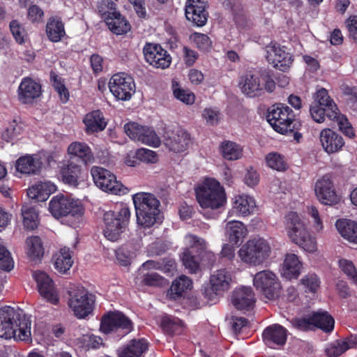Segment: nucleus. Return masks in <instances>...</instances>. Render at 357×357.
<instances>
[{"instance_id":"nucleus-1","label":"nucleus","mask_w":357,"mask_h":357,"mask_svg":"<svg viewBox=\"0 0 357 357\" xmlns=\"http://www.w3.org/2000/svg\"><path fill=\"white\" fill-rule=\"evenodd\" d=\"M31 325L29 318L13 307L6 305L0 308V337L11 339L17 335L21 340H28Z\"/></svg>"},{"instance_id":"nucleus-2","label":"nucleus","mask_w":357,"mask_h":357,"mask_svg":"<svg viewBox=\"0 0 357 357\" xmlns=\"http://www.w3.org/2000/svg\"><path fill=\"white\" fill-rule=\"evenodd\" d=\"M137 222L144 228H150L160 220V202L149 192H137L132 196Z\"/></svg>"},{"instance_id":"nucleus-3","label":"nucleus","mask_w":357,"mask_h":357,"mask_svg":"<svg viewBox=\"0 0 357 357\" xmlns=\"http://www.w3.org/2000/svg\"><path fill=\"white\" fill-rule=\"evenodd\" d=\"M195 190L196 199L203 209H218L227 202L224 188L215 178H206Z\"/></svg>"},{"instance_id":"nucleus-4","label":"nucleus","mask_w":357,"mask_h":357,"mask_svg":"<svg viewBox=\"0 0 357 357\" xmlns=\"http://www.w3.org/2000/svg\"><path fill=\"white\" fill-rule=\"evenodd\" d=\"M266 119L275 131L282 135L300 130L302 125L293 110L283 103H275L267 110Z\"/></svg>"},{"instance_id":"nucleus-5","label":"nucleus","mask_w":357,"mask_h":357,"mask_svg":"<svg viewBox=\"0 0 357 357\" xmlns=\"http://www.w3.org/2000/svg\"><path fill=\"white\" fill-rule=\"evenodd\" d=\"M130 211L128 206L121 204L113 211L104 213L103 234L110 241H117L128 225Z\"/></svg>"},{"instance_id":"nucleus-6","label":"nucleus","mask_w":357,"mask_h":357,"mask_svg":"<svg viewBox=\"0 0 357 357\" xmlns=\"http://www.w3.org/2000/svg\"><path fill=\"white\" fill-rule=\"evenodd\" d=\"M286 229L291 241L308 252H314L317 249L315 238L307 231L305 225L296 212L290 211L285 217Z\"/></svg>"},{"instance_id":"nucleus-7","label":"nucleus","mask_w":357,"mask_h":357,"mask_svg":"<svg viewBox=\"0 0 357 357\" xmlns=\"http://www.w3.org/2000/svg\"><path fill=\"white\" fill-rule=\"evenodd\" d=\"M271 248L266 240L260 237L250 239L238 250L241 261L247 264L257 266L269 257Z\"/></svg>"},{"instance_id":"nucleus-8","label":"nucleus","mask_w":357,"mask_h":357,"mask_svg":"<svg viewBox=\"0 0 357 357\" xmlns=\"http://www.w3.org/2000/svg\"><path fill=\"white\" fill-rule=\"evenodd\" d=\"M48 209L56 219L66 217L79 218L84 214V208L77 199L63 194L54 196L49 202Z\"/></svg>"},{"instance_id":"nucleus-9","label":"nucleus","mask_w":357,"mask_h":357,"mask_svg":"<svg viewBox=\"0 0 357 357\" xmlns=\"http://www.w3.org/2000/svg\"><path fill=\"white\" fill-rule=\"evenodd\" d=\"M68 306L78 319H85L92 314L96 303V296L83 287L71 289L68 291Z\"/></svg>"},{"instance_id":"nucleus-10","label":"nucleus","mask_w":357,"mask_h":357,"mask_svg":"<svg viewBox=\"0 0 357 357\" xmlns=\"http://www.w3.org/2000/svg\"><path fill=\"white\" fill-rule=\"evenodd\" d=\"M100 330L106 335L119 331V336L124 337L133 330V324L123 312L109 311L100 319Z\"/></svg>"},{"instance_id":"nucleus-11","label":"nucleus","mask_w":357,"mask_h":357,"mask_svg":"<svg viewBox=\"0 0 357 357\" xmlns=\"http://www.w3.org/2000/svg\"><path fill=\"white\" fill-rule=\"evenodd\" d=\"M108 86L112 95L119 100H130L135 93V83L133 78L125 73H119L112 75Z\"/></svg>"},{"instance_id":"nucleus-12","label":"nucleus","mask_w":357,"mask_h":357,"mask_svg":"<svg viewBox=\"0 0 357 357\" xmlns=\"http://www.w3.org/2000/svg\"><path fill=\"white\" fill-rule=\"evenodd\" d=\"M253 284L266 298L275 300L280 295L281 284L275 274L270 271H262L255 274Z\"/></svg>"},{"instance_id":"nucleus-13","label":"nucleus","mask_w":357,"mask_h":357,"mask_svg":"<svg viewBox=\"0 0 357 357\" xmlns=\"http://www.w3.org/2000/svg\"><path fill=\"white\" fill-rule=\"evenodd\" d=\"M310 112L313 120L317 123H321L327 117L331 121H337L339 129L349 138H354L355 136L354 128L348 119L341 115L340 112L335 110H329L321 107L320 106L311 105Z\"/></svg>"},{"instance_id":"nucleus-14","label":"nucleus","mask_w":357,"mask_h":357,"mask_svg":"<svg viewBox=\"0 0 357 357\" xmlns=\"http://www.w3.org/2000/svg\"><path fill=\"white\" fill-rule=\"evenodd\" d=\"M286 49L285 46H281L275 41L266 46L267 61L282 72L287 71L294 61L293 56Z\"/></svg>"},{"instance_id":"nucleus-15","label":"nucleus","mask_w":357,"mask_h":357,"mask_svg":"<svg viewBox=\"0 0 357 357\" xmlns=\"http://www.w3.org/2000/svg\"><path fill=\"white\" fill-rule=\"evenodd\" d=\"M59 175L61 181L70 187L77 188L88 178V172L73 161L69 160L59 167Z\"/></svg>"},{"instance_id":"nucleus-16","label":"nucleus","mask_w":357,"mask_h":357,"mask_svg":"<svg viewBox=\"0 0 357 357\" xmlns=\"http://www.w3.org/2000/svg\"><path fill=\"white\" fill-rule=\"evenodd\" d=\"M91 174L96 185L102 190L114 195L121 192L123 185L116 180V176L109 170L93 166L91 169Z\"/></svg>"},{"instance_id":"nucleus-17","label":"nucleus","mask_w":357,"mask_h":357,"mask_svg":"<svg viewBox=\"0 0 357 357\" xmlns=\"http://www.w3.org/2000/svg\"><path fill=\"white\" fill-rule=\"evenodd\" d=\"M145 61L156 68L166 69L172 63V56L158 43H146L143 47Z\"/></svg>"},{"instance_id":"nucleus-18","label":"nucleus","mask_w":357,"mask_h":357,"mask_svg":"<svg viewBox=\"0 0 357 357\" xmlns=\"http://www.w3.org/2000/svg\"><path fill=\"white\" fill-rule=\"evenodd\" d=\"M206 0H187L185 6L186 19L194 26H204L208 20V13Z\"/></svg>"},{"instance_id":"nucleus-19","label":"nucleus","mask_w":357,"mask_h":357,"mask_svg":"<svg viewBox=\"0 0 357 357\" xmlns=\"http://www.w3.org/2000/svg\"><path fill=\"white\" fill-rule=\"evenodd\" d=\"M231 275L225 268L218 270L210 278L211 289H205L203 294L204 297L212 301L214 296L222 294L230 287Z\"/></svg>"},{"instance_id":"nucleus-20","label":"nucleus","mask_w":357,"mask_h":357,"mask_svg":"<svg viewBox=\"0 0 357 357\" xmlns=\"http://www.w3.org/2000/svg\"><path fill=\"white\" fill-rule=\"evenodd\" d=\"M315 194L319 201L325 205L333 206L339 202L333 183L328 175H324L315 184Z\"/></svg>"},{"instance_id":"nucleus-21","label":"nucleus","mask_w":357,"mask_h":357,"mask_svg":"<svg viewBox=\"0 0 357 357\" xmlns=\"http://www.w3.org/2000/svg\"><path fill=\"white\" fill-rule=\"evenodd\" d=\"M42 95V86L32 78L24 77L17 89L18 100L22 104H31Z\"/></svg>"},{"instance_id":"nucleus-22","label":"nucleus","mask_w":357,"mask_h":357,"mask_svg":"<svg viewBox=\"0 0 357 357\" xmlns=\"http://www.w3.org/2000/svg\"><path fill=\"white\" fill-rule=\"evenodd\" d=\"M33 277L41 296L53 305L58 304L59 298L55 290L54 282L50 276L43 271H36Z\"/></svg>"},{"instance_id":"nucleus-23","label":"nucleus","mask_w":357,"mask_h":357,"mask_svg":"<svg viewBox=\"0 0 357 357\" xmlns=\"http://www.w3.org/2000/svg\"><path fill=\"white\" fill-rule=\"evenodd\" d=\"M231 301L238 310L250 311L255 303V294L252 287H241L235 289L231 295Z\"/></svg>"},{"instance_id":"nucleus-24","label":"nucleus","mask_w":357,"mask_h":357,"mask_svg":"<svg viewBox=\"0 0 357 357\" xmlns=\"http://www.w3.org/2000/svg\"><path fill=\"white\" fill-rule=\"evenodd\" d=\"M68 153L70 160L77 158L78 161L85 165L92 164L95 161L91 149L84 142H72L68 147Z\"/></svg>"},{"instance_id":"nucleus-25","label":"nucleus","mask_w":357,"mask_h":357,"mask_svg":"<svg viewBox=\"0 0 357 357\" xmlns=\"http://www.w3.org/2000/svg\"><path fill=\"white\" fill-rule=\"evenodd\" d=\"M320 141L323 149L328 153H336L344 145V140L342 135L330 128L321 130Z\"/></svg>"},{"instance_id":"nucleus-26","label":"nucleus","mask_w":357,"mask_h":357,"mask_svg":"<svg viewBox=\"0 0 357 357\" xmlns=\"http://www.w3.org/2000/svg\"><path fill=\"white\" fill-rule=\"evenodd\" d=\"M287 330L282 326L275 324L267 326L263 331L264 342L268 347L272 345L282 346L287 339Z\"/></svg>"},{"instance_id":"nucleus-27","label":"nucleus","mask_w":357,"mask_h":357,"mask_svg":"<svg viewBox=\"0 0 357 357\" xmlns=\"http://www.w3.org/2000/svg\"><path fill=\"white\" fill-rule=\"evenodd\" d=\"M83 123L85 126V132L88 135L102 132L107 126L103 112L100 109L87 113L83 119Z\"/></svg>"},{"instance_id":"nucleus-28","label":"nucleus","mask_w":357,"mask_h":357,"mask_svg":"<svg viewBox=\"0 0 357 357\" xmlns=\"http://www.w3.org/2000/svg\"><path fill=\"white\" fill-rule=\"evenodd\" d=\"M43 162L38 157L26 154L20 157L15 162L17 172L27 175H35L40 172Z\"/></svg>"},{"instance_id":"nucleus-29","label":"nucleus","mask_w":357,"mask_h":357,"mask_svg":"<svg viewBox=\"0 0 357 357\" xmlns=\"http://www.w3.org/2000/svg\"><path fill=\"white\" fill-rule=\"evenodd\" d=\"M357 344V335H351L344 340H336L331 343L325 350L328 357H338L347 351L354 348Z\"/></svg>"},{"instance_id":"nucleus-30","label":"nucleus","mask_w":357,"mask_h":357,"mask_svg":"<svg viewBox=\"0 0 357 357\" xmlns=\"http://www.w3.org/2000/svg\"><path fill=\"white\" fill-rule=\"evenodd\" d=\"M226 234L232 245H237L242 243L248 234L245 225L240 221H229L226 225Z\"/></svg>"},{"instance_id":"nucleus-31","label":"nucleus","mask_w":357,"mask_h":357,"mask_svg":"<svg viewBox=\"0 0 357 357\" xmlns=\"http://www.w3.org/2000/svg\"><path fill=\"white\" fill-rule=\"evenodd\" d=\"M148 350V344L144 339L132 340L118 349L119 357H141Z\"/></svg>"},{"instance_id":"nucleus-32","label":"nucleus","mask_w":357,"mask_h":357,"mask_svg":"<svg viewBox=\"0 0 357 357\" xmlns=\"http://www.w3.org/2000/svg\"><path fill=\"white\" fill-rule=\"evenodd\" d=\"M239 86L242 91L250 96L259 95V92L263 90L259 77L251 73H247L241 77Z\"/></svg>"},{"instance_id":"nucleus-33","label":"nucleus","mask_w":357,"mask_h":357,"mask_svg":"<svg viewBox=\"0 0 357 357\" xmlns=\"http://www.w3.org/2000/svg\"><path fill=\"white\" fill-rule=\"evenodd\" d=\"M190 142V135L185 130H178L169 137L167 144L171 151L181 153L187 149Z\"/></svg>"},{"instance_id":"nucleus-34","label":"nucleus","mask_w":357,"mask_h":357,"mask_svg":"<svg viewBox=\"0 0 357 357\" xmlns=\"http://www.w3.org/2000/svg\"><path fill=\"white\" fill-rule=\"evenodd\" d=\"M46 34L51 42H60L66 36L62 20L59 17H50L46 24Z\"/></svg>"},{"instance_id":"nucleus-35","label":"nucleus","mask_w":357,"mask_h":357,"mask_svg":"<svg viewBox=\"0 0 357 357\" xmlns=\"http://www.w3.org/2000/svg\"><path fill=\"white\" fill-rule=\"evenodd\" d=\"M311 317L314 328H319L325 333H331L334 329L335 320L328 312H313Z\"/></svg>"},{"instance_id":"nucleus-36","label":"nucleus","mask_w":357,"mask_h":357,"mask_svg":"<svg viewBox=\"0 0 357 357\" xmlns=\"http://www.w3.org/2000/svg\"><path fill=\"white\" fill-rule=\"evenodd\" d=\"M335 227L345 239L357 243V222L348 219H339L335 222Z\"/></svg>"},{"instance_id":"nucleus-37","label":"nucleus","mask_w":357,"mask_h":357,"mask_svg":"<svg viewBox=\"0 0 357 357\" xmlns=\"http://www.w3.org/2000/svg\"><path fill=\"white\" fill-rule=\"evenodd\" d=\"M192 287V280L185 275L175 279L167 291V296L174 300L181 298Z\"/></svg>"},{"instance_id":"nucleus-38","label":"nucleus","mask_w":357,"mask_h":357,"mask_svg":"<svg viewBox=\"0 0 357 357\" xmlns=\"http://www.w3.org/2000/svg\"><path fill=\"white\" fill-rule=\"evenodd\" d=\"M302 263L295 254H287L284 263V275L289 279L296 278L301 273Z\"/></svg>"},{"instance_id":"nucleus-39","label":"nucleus","mask_w":357,"mask_h":357,"mask_svg":"<svg viewBox=\"0 0 357 357\" xmlns=\"http://www.w3.org/2000/svg\"><path fill=\"white\" fill-rule=\"evenodd\" d=\"M105 23L109 30L116 35L126 33L130 30L129 22L119 11L111 17L107 18Z\"/></svg>"},{"instance_id":"nucleus-40","label":"nucleus","mask_w":357,"mask_h":357,"mask_svg":"<svg viewBox=\"0 0 357 357\" xmlns=\"http://www.w3.org/2000/svg\"><path fill=\"white\" fill-rule=\"evenodd\" d=\"M54 268L61 273H66L73 264L71 252L67 248H61L59 252L54 255Z\"/></svg>"},{"instance_id":"nucleus-41","label":"nucleus","mask_w":357,"mask_h":357,"mask_svg":"<svg viewBox=\"0 0 357 357\" xmlns=\"http://www.w3.org/2000/svg\"><path fill=\"white\" fill-rule=\"evenodd\" d=\"M219 149L222 157L227 160H236L243 155L242 146L232 141H223L220 144Z\"/></svg>"},{"instance_id":"nucleus-42","label":"nucleus","mask_w":357,"mask_h":357,"mask_svg":"<svg viewBox=\"0 0 357 357\" xmlns=\"http://www.w3.org/2000/svg\"><path fill=\"white\" fill-rule=\"evenodd\" d=\"M55 190V185L50 183H40L28 189L27 195L38 202L45 200Z\"/></svg>"},{"instance_id":"nucleus-43","label":"nucleus","mask_w":357,"mask_h":357,"mask_svg":"<svg viewBox=\"0 0 357 357\" xmlns=\"http://www.w3.org/2000/svg\"><path fill=\"white\" fill-rule=\"evenodd\" d=\"M26 254L31 261H40L44 255L43 242L38 236L28 237L26 240Z\"/></svg>"},{"instance_id":"nucleus-44","label":"nucleus","mask_w":357,"mask_h":357,"mask_svg":"<svg viewBox=\"0 0 357 357\" xmlns=\"http://www.w3.org/2000/svg\"><path fill=\"white\" fill-rule=\"evenodd\" d=\"M255 207V199L246 195L236 197L233 204V208L243 216L251 214Z\"/></svg>"},{"instance_id":"nucleus-45","label":"nucleus","mask_w":357,"mask_h":357,"mask_svg":"<svg viewBox=\"0 0 357 357\" xmlns=\"http://www.w3.org/2000/svg\"><path fill=\"white\" fill-rule=\"evenodd\" d=\"M50 81L54 90L57 92L62 103H66L70 98L68 89L66 88L64 80L54 71L50 72Z\"/></svg>"},{"instance_id":"nucleus-46","label":"nucleus","mask_w":357,"mask_h":357,"mask_svg":"<svg viewBox=\"0 0 357 357\" xmlns=\"http://www.w3.org/2000/svg\"><path fill=\"white\" fill-rule=\"evenodd\" d=\"M23 225L27 230H34L38 227V214L33 206H23L22 208Z\"/></svg>"},{"instance_id":"nucleus-47","label":"nucleus","mask_w":357,"mask_h":357,"mask_svg":"<svg viewBox=\"0 0 357 357\" xmlns=\"http://www.w3.org/2000/svg\"><path fill=\"white\" fill-rule=\"evenodd\" d=\"M161 327L166 333L173 335L181 332L183 322L177 317L165 316L162 319Z\"/></svg>"},{"instance_id":"nucleus-48","label":"nucleus","mask_w":357,"mask_h":357,"mask_svg":"<svg viewBox=\"0 0 357 357\" xmlns=\"http://www.w3.org/2000/svg\"><path fill=\"white\" fill-rule=\"evenodd\" d=\"M313 105L320 106L322 108L339 112L336 104L328 96V91L324 88L317 91Z\"/></svg>"},{"instance_id":"nucleus-49","label":"nucleus","mask_w":357,"mask_h":357,"mask_svg":"<svg viewBox=\"0 0 357 357\" xmlns=\"http://www.w3.org/2000/svg\"><path fill=\"white\" fill-rule=\"evenodd\" d=\"M266 162L268 167L278 172H284L288 168L284 156L278 153H269L266 156Z\"/></svg>"},{"instance_id":"nucleus-50","label":"nucleus","mask_w":357,"mask_h":357,"mask_svg":"<svg viewBox=\"0 0 357 357\" xmlns=\"http://www.w3.org/2000/svg\"><path fill=\"white\" fill-rule=\"evenodd\" d=\"M172 90L174 96L186 105H192L195 102V94L189 90L182 89L177 82H172Z\"/></svg>"},{"instance_id":"nucleus-51","label":"nucleus","mask_w":357,"mask_h":357,"mask_svg":"<svg viewBox=\"0 0 357 357\" xmlns=\"http://www.w3.org/2000/svg\"><path fill=\"white\" fill-rule=\"evenodd\" d=\"M9 27L16 43L20 45L25 43L28 34L24 26L17 20H13L10 22Z\"/></svg>"},{"instance_id":"nucleus-52","label":"nucleus","mask_w":357,"mask_h":357,"mask_svg":"<svg viewBox=\"0 0 357 357\" xmlns=\"http://www.w3.org/2000/svg\"><path fill=\"white\" fill-rule=\"evenodd\" d=\"M138 142L153 147H158L161 143L160 139L155 131L146 126L144 127V130Z\"/></svg>"},{"instance_id":"nucleus-53","label":"nucleus","mask_w":357,"mask_h":357,"mask_svg":"<svg viewBox=\"0 0 357 357\" xmlns=\"http://www.w3.org/2000/svg\"><path fill=\"white\" fill-rule=\"evenodd\" d=\"M22 132L21 123L13 120L10 122L1 135V137L7 142H12L16 139Z\"/></svg>"},{"instance_id":"nucleus-54","label":"nucleus","mask_w":357,"mask_h":357,"mask_svg":"<svg viewBox=\"0 0 357 357\" xmlns=\"http://www.w3.org/2000/svg\"><path fill=\"white\" fill-rule=\"evenodd\" d=\"M98 11L105 22L118 11L116 4L112 0H101L97 6Z\"/></svg>"},{"instance_id":"nucleus-55","label":"nucleus","mask_w":357,"mask_h":357,"mask_svg":"<svg viewBox=\"0 0 357 357\" xmlns=\"http://www.w3.org/2000/svg\"><path fill=\"white\" fill-rule=\"evenodd\" d=\"M181 261L183 266L188 270L190 273H196L200 268L199 263L196 259L195 256H194L188 250H186L183 252Z\"/></svg>"},{"instance_id":"nucleus-56","label":"nucleus","mask_w":357,"mask_h":357,"mask_svg":"<svg viewBox=\"0 0 357 357\" xmlns=\"http://www.w3.org/2000/svg\"><path fill=\"white\" fill-rule=\"evenodd\" d=\"M190 39L195 43L196 47L201 51L208 52L210 50L212 42L210 38L202 33H193L190 36Z\"/></svg>"},{"instance_id":"nucleus-57","label":"nucleus","mask_w":357,"mask_h":357,"mask_svg":"<svg viewBox=\"0 0 357 357\" xmlns=\"http://www.w3.org/2000/svg\"><path fill=\"white\" fill-rule=\"evenodd\" d=\"M290 323L293 328L300 331L307 332L314 329L311 314L306 317L294 318Z\"/></svg>"},{"instance_id":"nucleus-58","label":"nucleus","mask_w":357,"mask_h":357,"mask_svg":"<svg viewBox=\"0 0 357 357\" xmlns=\"http://www.w3.org/2000/svg\"><path fill=\"white\" fill-rule=\"evenodd\" d=\"M14 267V261L10 252L3 245H0V268L10 271Z\"/></svg>"},{"instance_id":"nucleus-59","label":"nucleus","mask_w":357,"mask_h":357,"mask_svg":"<svg viewBox=\"0 0 357 357\" xmlns=\"http://www.w3.org/2000/svg\"><path fill=\"white\" fill-rule=\"evenodd\" d=\"M301 282L305 287V292L315 293L319 288L320 281L314 273L305 275L301 280Z\"/></svg>"},{"instance_id":"nucleus-60","label":"nucleus","mask_w":357,"mask_h":357,"mask_svg":"<svg viewBox=\"0 0 357 357\" xmlns=\"http://www.w3.org/2000/svg\"><path fill=\"white\" fill-rule=\"evenodd\" d=\"M144 127L135 122H129L125 124L124 130L129 137L135 141L138 142Z\"/></svg>"},{"instance_id":"nucleus-61","label":"nucleus","mask_w":357,"mask_h":357,"mask_svg":"<svg viewBox=\"0 0 357 357\" xmlns=\"http://www.w3.org/2000/svg\"><path fill=\"white\" fill-rule=\"evenodd\" d=\"M231 11L236 24L238 27L245 28L247 26V17L242 7L241 6H234L231 8Z\"/></svg>"},{"instance_id":"nucleus-62","label":"nucleus","mask_w":357,"mask_h":357,"mask_svg":"<svg viewBox=\"0 0 357 357\" xmlns=\"http://www.w3.org/2000/svg\"><path fill=\"white\" fill-rule=\"evenodd\" d=\"M136 157L139 161L154 163L157 161V154L155 151L147 149H139L136 151Z\"/></svg>"},{"instance_id":"nucleus-63","label":"nucleus","mask_w":357,"mask_h":357,"mask_svg":"<svg viewBox=\"0 0 357 357\" xmlns=\"http://www.w3.org/2000/svg\"><path fill=\"white\" fill-rule=\"evenodd\" d=\"M339 266L344 273L350 279H354V276L357 275V270L351 261L341 259L339 260Z\"/></svg>"},{"instance_id":"nucleus-64","label":"nucleus","mask_w":357,"mask_h":357,"mask_svg":"<svg viewBox=\"0 0 357 357\" xmlns=\"http://www.w3.org/2000/svg\"><path fill=\"white\" fill-rule=\"evenodd\" d=\"M164 278L157 273H146L144 275L142 282L147 286L160 287L163 284Z\"/></svg>"}]
</instances>
